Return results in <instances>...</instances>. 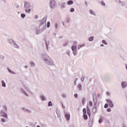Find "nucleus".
<instances>
[{
    "label": "nucleus",
    "mask_w": 127,
    "mask_h": 127,
    "mask_svg": "<svg viewBox=\"0 0 127 127\" xmlns=\"http://www.w3.org/2000/svg\"><path fill=\"white\" fill-rule=\"evenodd\" d=\"M107 102L108 103L110 108H113V107H114V104H113L111 100L107 99Z\"/></svg>",
    "instance_id": "1"
},
{
    "label": "nucleus",
    "mask_w": 127,
    "mask_h": 127,
    "mask_svg": "<svg viewBox=\"0 0 127 127\" xmlns=\"http://www.w3.org/2000/svg\"><path fill=\"white\" fill-rule=\"evenodd\" d=\"M55 4H56L55 1L54 0H51L50 5L52 8H53V7L55 6Z\"/></svg>",
    "instance_id": "2"
},
{
    "label": "nucleus",
    "mask_w": 127,
    "mask_h": 127,
    "mask_svg": "<svg viewBox=\"0 0 127 127\" xmlns=\"http://www.w3.org/2000/svg\"><path fill=\"white\" fill-rule=\"evenodd\" d=\"M122 86L123 88H126L127 86V83L126 81H124L122 82Z\"/></svg>",
    "instance_id": "3"
},
{
    "label": "nucleus",
    "mask_w": 127,
    "mask_h": 127,
    "mask_svg": "<svg viewBox=\"0 0 127 127\" xmlns=\"http://www.w3.org/2000/svg\"><path fill=\"white\" fill-rule=\"evenodd\" d=\"M65 118L66 119V121H69V120H70V115L69 114H65Z\"/></svg>",
    "instance_id": "4"
},
{
    "label": "nucleus",
    "mask_w": 127,
    "mask_h": 127,
    "mask_svg": "<svg viewBox=\"0 0 127 127\" xmlns=\"http://www.w3.org/2000/svg\"><path fill=\"white\" fill-rule=\"evenodd\" d=\"M72 51H76L77 50V47L76 46H72L71 47Z\"/></svg>",
    "instance_id": "5"
},
{
    "label": "nucleus",
    "mask_w": 127,
    "mask_h": 127,
    "mask_svg": "<svg viewBox=\"0 0 127 127\" xmlns=\"http://www.w3.org/2000/svg\"><path fill=\"white\" fill-rule=\"evenodd\" d=\"M87 114L89 117H91V112H90V109H89V107H87Z\"/></svg>",
    "instance_id": "6"
},
{
    "label": "nucleus",
    "mask_w": 127,
    "mask_h": 127,
    "mask_svg": "<svg viewBox=\"0 0 127 127\" xmlns=\"http://www.w3.org/2000/svg\"><path fill=\"white\" fill-rule=\"evenodd\" d=\"M67 3L68 5H70V4H73V1L72 0H69L67 2Z\"/></svg>",
    "instance_id": "7"
},
{
    "label": "nucleus",
    "mask_w": 127,
    "mask_h": 127,
    "mask_svg": "<svg viewBox=\"0 0 127 127\" xmlns=\"http://www.w3.org/2000/svg\"><path fill=\"white\" fill-rule=\"evenodd\" d=\"M83 118L84 120H88V116H87V114H83Z\"/></svg>",
    "instance_id": "8"
},
{
    "label": "nucleus",
    "mask_w": 127,
    "mask_h": 127,
    "mask_svg": "<svg viewBox=\"0 0 127 127\" xmlns=\"http://www.w3.org/2000/svg\"><path fill=\"white\" fill-rule=\"evenodd\" d=\"M30 10H31V9L29 8H27L25 9V11H26V12H30Z\"/></svg>",
    "instance_id": "9"
},
{
    "label": "nucleus",
    "mask_w": 127,
    "mask_h": 127,
    "mask_svg": "<svg viewBox=\"0 0 127 127\" xmlns=\"http://www.w3.org/2000/svg\"><path fill=\"white\" fill-rule=\"evenodd\" d=\"M1 83L2 87H5V83L4 82V81L3 80H2Z\"/></svg>",
    "instance_id": "10"
},
{
    "label": "nucleus",
    "mask_w": 127,
    "mask_h": 127,
    "mask_svg": "<svg viewBox=\"0 0 127 127\" xmlns=\"http://www.w3.org/2000/svg\"><path fill=\"white\" fill-rule=\"evenodd\" d=\"M84 46H85L84 44L79 45L78 47V49H80V48H82V47H83Z\"/></svg>",
    "instance_id": "11"
},
{
    "label": "nucleus",
    "mask_w": 127,
    "mask_h": 127,
    "mask_svg": "<svg viewBox=\"0 0 127 127\" xmlns=\"http://www.w3.org/2000/svg\"><path fill=\"white\" fill-rule=\"evenodd\" d=\"M77 86L79 90H82V85L81 84H78Z\"/></svg>",
    "instance_id": "12"
},
{
    "label": "nucleus",
    "mask_w": 127,
    "mask_h": 127,
    "mask_svg": "<svg viewBox=\"0 0 127 127\" xmlns=\"http://www.w3.org/2000/svg\"><path fill=\"white\" fill-rule=\"evenodd\" d=\"M83 114H87V110H86V108H84L83 109Z\"/></svg>",
    "instance_id": "13"
},
{
    "label": "nucleus",
    "mask_w": 127,
    "mask_h": 127,
    "mask_svg": "<svg viewBox=\"0 0 127 127\" xmlns=\"http://www.w3.org/2000/svg\"><path fill=\"white\" fill-rule=\"evenodd\" d=\"M89 41H93L94 40V37H91L89 39Z\"/></svg>",
    "instance_id": "14"
},
{
    "label": "nucleus",
    "mask_w": 127,
    "mask_h": 127,
    "mask_svg": "<svg viewBox=\"0 0 127 127\" xmlns=\"http://www.w3.org/2000/svg\"><path fill=\"white\" fill-rule=\"evenodd\" d=\"M41 99H42V101H45V100H46L45 99V97L43 96H41Z\"/></svg>",
    "instance_id": "15"
},
{
    "label": "nucleus",
    "mask_w": 127,
    "mask_h": 127,
    "mask_svg": "<svg viewBox=\"0 0 127 127\" xmlns=\"http://www.w3.org/2000/svg\"><path fill=\"white\" fill-rule=\"evenodd\" d=\"M89 105L90 106V107H92L93 106V103L92 102V101H89Z\"/></svg>",
    "instance_id": "16"
},
{
    "label": "nucleus",
    "mask_w": 127,
    "mask_h": 127,
    "mask_svg": "<svg viewBox=\"0 0 127 127\" xmlns=\"http://www.w3.org/2000/svg\"><path fill=\"white\" fill-rule=\"evenodd\" d=\"M74 10H75V9H74V8H71L70 9V12H74Z\"/></svg>",
    "instance_id": "17"
},
{
    "label": "nucleus",
    "mask_w": 127,
    "mask_h": 127,
    "mask_svg": "<svg viewBox=\"0 0 127 127\" xmlns=\"http://www.w3.org/2000/svg\"><path fill=\"white\" fill-rule=\"evenodd\" d=\"M48 106H52V102L51 101H49L48 103Z\"/></svg>",
    "instance_id": "18"
},
{
    "label": "nucleus",
    "mask_w": 127,
    "mask_h": 127,
    "mask_svg": "<svg viewBox=\"0 0 127 127\" xmlns=\"http://www.w3.org/2000/svg\"><path fill=\"white\" fill-rule=\"evenodd\" d=\"M73 51V55H74V56L77 55V50H76V51Z\"/></svg>",
    "instance_id": "19"
},
{
    "label": "nucleus",
    "mask_w": 127,
    "mask_h": 127,
    "mask_svg": "<svg viewBox=\"0 0 127 127\" xmlns=\"http://www.w3.org/2000/svg\"><path fill=\"white\" fill-rule=\"evenodd\" d=\"M102 43H103L104 44H105V45H107V42H106V40H103L102 41Z\"/></svg>",
    "instance_id": "20"
},
{
    "label": "nucleus",
    "mask_w": 127,
    "mask_h": 127,
    "mask_svg": "<svg viewBox=\"0 0 127 127\" xmlns=\"http://www.w3.org/2000/svg\"><path fill=\"white\" fill-rule=\"evenodd\" d=\"M85 98H83L82 100V103L83 104V105H84V104H85Z\"/></svg>",
    "instance_id": "21"
},
{
    "label": "nucleus",
    "mask_w": 127,
    "mask_h": 127,
    "mask_svg": "<svg viewBox=\"0 0 127 127\" xmlns=\"http://www.w3.org/2000/svg\"><path fill=\"white\" fill-rule=\"evenodd\" d=\"M108 107H109V104H106L105 105V106H104V108H105V109H107V108H108Z\"/></svg>",
    "instance_id": "22"
},
{
    "label": "nucleus",
    "mask_w": 127,
    "mask_h": 127,
    "mask_svg": "<svg viewBox=\"0 0 127 127\" xmlns=\"http://www.w3.org/2000/svg\"><path fill=\"white\" fill-rule=\"evenodd\" d=\"M47 26V27H50V22H48Z\"/></svg>",
    "instance_id": "23"
},
{
    "label": "nucleus",
    "mask_w": 127,
    "mask_h": 127,
    "mask_svg": "<svg viewBox=\"0 0 127 127\" xmlns=\"http://www.w3.org/2000/svg\"><path fill=\"white\" fill-rule=\"evenodd\" d=\"M21 16L23 18H24V17H25V14H22L21 15Z\"/></svg>",
    "instance_id": "24"
},
{
    "label": "nucleus",
    "mask_w": 127,
    "mask_h": 127,
    "mask_svg": "<svg viewBox=\"0 0 127 127\" xmlns=\"http://www.w3.org/2000/svg\"><path fill=\"white\" fill-rule=\"evenodd\" d=\"M1 122H2V123H5V120H4V119H1Z\"/></svg>",
    "instance_id": "25"
},
{
    "label": "nucleus",
    "mask_w": 127,
    "mask_h": 127,
    "mask_svg": "<svg viewBox=\"0 0 127 127\" xmlns=\"http://www.w3.org/2000/svg\"><path fill=\"white\" fill-rule=\"evenodd\" d=\"M99 124H101V123H103V120L100 119L99 120Z\"/></svg>",
    "instance_id": "26"
},
{
    "label": "nucleus",
    "mask_w": 127,
    "mask_h": 127,
    "mask_svg": "<svg viewBox=\"0 0 127 127\" xmlns=\"http://www.w3.org/2000/svg\"><path fill=\"white\" fill-rule=\"evenodd\" d=\"M101 4L102 5H104V6L106 5V4L105 3V2H104V1L101 2Z\"/></svg>",
    "instance_id": "27"
},
{
    "label": "nucleus",
    "mask_w": 127,
    "mask_h": 127,
    "mask_svg": "<svg viewBox=\"0 0 127 127\" xmlns=\"http://www.w3.org/2000/svg\"><path fill=\"white\" fill-rule=\"evenodd\" d=\"M90 13L91 14H94V12L93 11V10H90Z\"/></svg>",
    "instance_id": "28"
},
{
    "label": "nucleus",
    "mask_w": 127,
    "mask_h": 127,
    "mask_svg": "<svg viewBox=\"0 0 127 127\" xmlns=\"http://www.w3.org/2000/svg\"><path fill=\"white\" fill-rule=\"evenodd\" d=\"M8 71L10 73H11V74H13V72L11 70H10V69H8Z\"/></svg>",
    "instance_id": "29"
},
{
    "label": "nucleus",
    "mask_w": 127,
    "mask_h": 127,
    "mask_svg": "<svg viewBox=\"0 0 127 127\" xmlns=\"http://www.w3.org/2000/svg\"><path fill=\"white\" fill-rule=\"evenodd\" d=\"M85 78L84 77H82L81 78V81L83 82V81H84Z\"/></svg>",
    "instance_id": "30"
},
{
    "label": "nucleus",
    "mask_w": 127,
    "mask_h": 127,
    "mask_svg": "<svg viewBox=\"0 0 127 127\" xmlns=\"http://www.w3.org/2000/svg\"><path fill=\"white\" fill-rule=\"evenodd\" d=\"M74 97H75V98H78V94H74Z\"/></svg>",
    "instance_id": "31"
},
{
    "label": "nucleus",
    "mask_w": 127,
    "mask_h": 127,
    "mask_svg": "<svg viewBox=\"0 0 127 127\" xmlns=\"http://www.w3.org/2000/svg\"><path fill=\"white\" fill-rule=\"evenodd\" d=\"M111 110L110 108H108V109H107V112H111Z\"/></svg>",
    "instance_id": "32"
},
{
    "label": "nucleus",
    "mask_w": 127,
    "mask_h": 127,
    "mask_svg": "<svg viewBox=\"0 0 127 127\" xmlns=\"http://www.w3.org/2000/svg\"><path fill=\"white\" fill-rule=\"evenodd\" d=\"M30 64H31V66H34V65H35L34 64L33 62H31L30 63Z\"/></svg>",
    "instance_id": "33"
},
{
    "label": "nucleus",
    "mask_w": 127,
    "mask_h": 127,
    "mask_svg": "<svg viewBox=\"0 0 127 127\" xmlns=\"http://www.w3.org/2000/svg\"><path fill=\"white\" fill-rule=\"evenodd\" d=\"M4 118H7V115L5 114L3 116Z\"/></svg>",
    "instance_id": "34"
},
{
    "label": "nucleus",
    "mask_w": 127,
    "mask_h": 127,
    "mask_svg": "<svg viewBox=\"0 0 127 127\" xmlns=\"http://www.w3.org/2000/svg\"><path fill=\"white\" fill-rule=\"evenodd\" d=\"M35 17L36 19H37V18H38V16L36 15Z\"/></svg>",
    "instance_id": "35"
},
{
    "label": "nucleus",
    "mask_w": 127,
    "mask_h": 127,
    "mask_svg": "<svg viewBox=\"0 0 127 127\" xmlns=\"http://www.w3.org/2000/svg\"><path fill=\"white\" fill-rule=\"evenodd\" d=\"M107 95H108V96H110V92H107Z\"/></svg>",
    "instance_id": "36"
},
{
    "label": "nucleus",
    "mask_w": 127,
    "mask_h": 127,
    "mask_svg": "<svg viewBox=\"0 0 127 127\" xmlns=\"http://www.w3.org/2000/svg\"><path fill=\"white\" fill-rule=\"evenodd\" d=\"M3 108H4V110H6V107L3 106Z\"/></svg>",
    "instance_id": "37"
},
{
    "label": "nucleus",
    "mask_w": 127,
    "mask_h": 127,
    "mask_svg": "<svg viewBox=\"0 0 127 127\" xmlns=\"http://www.w3.org/2000/svg\"><path fill=\"white\" fill-rule=\"evenodd\" d=\"M100 46L103 47V46H104V45H103V44H101V45H100Z\"/></svg>",
    "instance_id": "38"
},
{
    "label": "nucleus",
    "mask_w": 127,
    "mask_h": 127,
    "mask_svg": "<svg viewBox=\"0 0 127 127\" xmlns=\"http://www.w3.org/2000/svg\"><path fill=\"white\" fill-rule=\"evenodd\" d=\"M25 68H28V66L27 65H25Z\"/></svg>",
    "instance_id": "39"
},
{
    "label": "nucleus",
    "mask_w": 127,
    "mask_h": 127,
    "mask_svg": "<svg viewBox=\"0 0 127 127\" xmlns=\"http://www.w3.org/2000/svg\"><path fill=\"white\" fill-rule=\"evenodd\" d=\"M25 95L26 96H28L26 93H25Z\"/></svg>",
    "instance_id": "40"
},
{
    "label": "nucleus",
    "mask_w": 127,
    "mask_h": 127,
    "mask_svg": "<svg viewBox=\"0 0 127 127\" xmlns=\"http://www.w3.org/2000/svg\"><path fill=\"white\" fill-rule=\"evenodd\" d=\"M68 44V43H66L65 45H64V46H66V45H67Z\"/></svg>",
    "instance_id": "41"
},
{
    "label": "nucleus",
    "mask_w": 127,
    "mask_h": 127,
    "mask_svg": "<svg viewBox=\"0 0 127 127\" xmlns=\"http://www.w3.org/2000/svg\"><path fill=\"white\" fill-rule=\"evenodd\" d=\"M77 43V42H74V44H76Z\"/></svg>",
    "instance_id": "42"
},
{
    "label": "nucleus",
    "mask_w": 127,
    "mask_h": 127,
    "mask_svg": "<svg viewBox=\"0 0 127 127\" xmlns=\"http://www.w3.org/2000/svg\"><path fill=\"white\" fill-rule=\"evenodd\" d=\"M37 127H40V126H37Z\"/></svg>",
    "instance_id": "43"
}]
</instances>
